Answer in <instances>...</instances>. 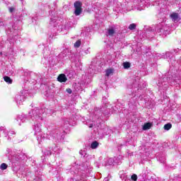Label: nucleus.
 I'll use <instances>...</instances> for the list:
<instances>
[{
    "label": "nucleus",
    "mask_w": 181,
    "mask_h": 181,
    "mask_svg": "<svg viewBox=\"0 0 181 181\" xmlns=\"http://www.w3.org/2000/svg\"><path fill=\"white\" fill-rule=\"evenodd\" d=\"M74 47L76 48H78L80 47V46H81V40H78L75 43H74Z\"/></svg>",
    "instance_id": "nucleus-22"
},
{
    "label": "nucleus",
    "mask_w": 181,
    "mask_h": 181,
    "mask_svg": "<svg viewBox=\"0 0 181 181\" xmlns=\"http://www.w3.org/2000/svg\"><path fill=\"white\" fill-rule=\"evenodd\" d=\"M5 132V127H0V135L1 134H4Z\"/></svg>",
    "instance_id": "nucleus-34"
},
{
    "label": "nucleus",
    "mask_w": 181,
    "mask_h": 181,
    "mask_svg": "<svg viewBox=\"0 0 181 181\" xmlns=\"http://www.w3.org/2000/svg\"><path fill=\"white\" fill-rule=\"evenodd\" d=\"M131 179L132 180L136 181L138 179V175H136V174H134L132 175Z\"/></svg>",
    "instance_id": "nucleus-30"
},
{
    "label": "nucleus",
    "mask_w": 181,
    "mask_h": 181,
    "mask_svg": "<svg viewBox=\"0 0 181 181\" xmlns=\"http://www.w3.org/2000/svg\"><path fill=\"white\" fill-rule=\"evenodd\" d=\"M179 48L171 50L170 52H167L165 54H163V59H167L168 62H172V60H175L173 57H175V54L179 53Z\"/></svg>",
    "instance_id": "nucleus-4"
},
{
    "label": "nucleus",
    "mask_w": 181,
    "mask_h": 181,
    "mask_svg": "<svg viewBox=\"0 0 181 181\" xmlns=\"http://www.w3.org/2000/svg\"><path fill=\"white\" fill-rule=\"evenodd\" d=\"M136 24L135 23H132L129 25V29L130 30H134V29H136Z\"/></svg>",
    "instance_id": "nucleus-27"
},
{
    "label": "nucleus",
    "mask_w": 181,
    "mask_h": 181,
    "mask_svg": "<svg viewBox=\"0 0 181 181\" xmlns=\"http://www.w3.org/2000/svg\"><path fill=\"white\" fill-rule=\"evenodd\" d=\"M4 81H6V83H8V84H12V79L11 78V77L4 76Z\"/></svg>",
    "instance_id": "nucleus-19"
},
{
    "label": "nucleus",
    "mask_w": 181,
    "mask_h": 181,
    "mask_svg": "<svg viewBox=\"0 0 181 181\" xmlns=\"http://www.w3.org/2000/svg\"><path fill=\"white\" fill-rule=\"evenodd\" d=\"M170 18H171L173 22H179V21H180V16H179V13H171Z\"/></svg>",
    "instance_id": "nucleus-8"
},
{
    "label": "nucleus",
    "mask_w": 181,
    "mask_h": 181,
    "mask_svg": "<svg viewBox=\"0 0 181 181\" xmlns=\"http://www.w3.org/2000/svg\"><path fill=\"white\" fill-rule=\"evenodd\" d=\"M51 151L52 152H54L56 153H59L60 152V149H59V148H57V146H56L55 144L51 147Z\"/></svg>",
    "instance_id": "nucleus-16"
},
{
    "label": "nucleus",
    "mask_w": 181,
    "mask_h": 181,
    "mask_svg": "<svg viewBox=\"0 0 181 181\" xmlns=\"http://www.w3.org/2000/svg\"><path fill=\"white\" fill-rule=\"evenodd\" d=\"M8 11L11 13H12L13 12H15V7H9Z\"/></svg>",
    "instance_id": "nucleus-33"
},
{
    "label": "nucleus",
    "mask_w": 181,
    "mask_h": 181,
    "mask_svg": "<svg viewBox=\"0 0 181 181\" xmlns=\"http://www.w3.org/2000/svg\"><path fill=\"white\" fill-rule=\"evenodd\" d=\"M66 92H68L69 94H71V93H72L71 89H70V88H67Z\"/></svg>",
    "instance_id": "nucleus-36"
},
{
    "label": "nucleus",
    "mask_w": 181,
    "mask_h": 181,
    "mask_svg": "<svg viewBox=\"0 0 181 181\" xmlns=\"http://www.w3.org/2000/svg\"><path fill=\"white\" fill-rule=\"evenodd\" d=\"M64 122H65L66 125H73V122H71V119H66L64 120Z\"/></svg>",
    "instance_id": "nucleus-28"
},
{
    "label": "nucleus",
    "mask_w": 181,
    "mask_h": 181,
    "mask_svg": "<svg viewBox=\"0 0 181 181\" xmlns=\"http://www.w3.org/2000/svg\"><path fill=\"white\" fill-rule=\"evenodd\" d=\"M6 136V135L8 136L9 138H11V136H12V135H15L16 132L13 130H11L9 132H8L6 130V129L5 128V132L3 133Z\"/></svg>",
    "instance_id": "nucleus-13"
},
{
    "label": "nucleus",
    "mask_w": 181,
    "mask_h": 181,
    "mask_svg": "<svg viewBox=\"0 0 181 181\" xmlns=\"http://www.w3.org/2000/svg\"><path fill=\"white\" fill-rule=\"evenodd\" d=\"M114 73V70L112 69H107L106 70V76L107 77H110V76H112V74Z\"/></svg>",
    "instance_id": "nucleus-23"
},
{
    "label": "nucleus",
    "mask_w": 181,
    "mask_h": 181,
    "mask_svg": "<svg viewBox=\"0 0 181 181\" xmlns=\"http://www.w3.org/2000/svg\"><path fill=\"white\" fill-rule=\"evenodd\" d=\"M86 125H88L90 128H93V127H94V122L88 120V122H86Z\"/></svg>",
    "instance_id": "nucleus-29"
},
{
    "label": "nucleus",
    "mask_w": 181,
    "mask_h": 181,
    "mask_svg": "<svg viewBox=\"0 0 181 181\" xmlns=\"http://www.w3.org/2000/svg\"><path fill=\"white\" fill-rule=\"evenodd\" d=\"M53 152L52 151V147H48L44 151V155L45 156H50Z\"/></svg>",
    "instance_id": "nucleus-12"
},
{
    "label": "nucleus",
    "mask_w": 181,
    "mask_h": 181,
    "mask_svg": "<svg viewBox=\"0 0 181 181\" xmlns=\"http://www.w3.org/2000/svg\"><path fill=\"white\" fill-rule=\"evenodd\" d=\"M115 35V29L110 28L106 33V36H114Z\"/></svg>",
    "instance_id": "nucleus-11"
},
{
    "label": "nucleus",
    "mask_w": 181,
    "mask_h": 181,
    "mask_svg": "<svg viewBox=\"0 0 181 181\" xmlns=\"http://www.w3.org/2000/svg\"><path fill=\"white\" fill-rule=\"evenodd\" d=\"M123 67L124 69H129V67H131V64L129 62H124Z\"/></svg>",
    "instance_id": "nucleus-25"
},
{
    "label": "nucleus",
    "mask_w": 181,
    "mask_h": 181,
    "mask_svg": "<svg viewBox=\"0 0 181 181\" xmlns=\"http://www.w3.org/2000/svg\"><path fill=\"white\" fill-rule=\"evenodd\" d=\"M91 48L88 47L87 49L84 51L85 54H90Z\"/></svg>",
    "instance_id": "nucleus-32"
},
{
    "label": "nucleus",
    "mask_w": 181,
    "mask_h": 181,
    "mask_svg": "<svg viewBox=\"0 0 181 181\" xmlns=\"http://www.w3.org/2000/svg\"><path fill=\"white\" fill-rule=\"evenodd\" d=\"M61 28H62V29L63 30V26H62V25H61Z\"/></svg>",
    "instance_id": "nucleus-40"
},
{
    "label": "nucleus",
    "mask_w": 181,
    "mask_h": 181,
    "mask_svg": "<svg viewBox=\"0 0 181 181\" xmlns=\"http://www.w3.org/2000/svg\"><path fill=\"white\" fill-rule=\"evenodd\" d=\"M0 168L1 169V170H5L6 169L8 168V165H6V163H3L1 166Z\"/></svg>",
    "instance_id": "nucleus-26"
},
{
    "label": "nucleus",
    "mask_w": 181,
    "mask_h": 181,
    "mask_svg": "<svg viewBox=\"0 0 181 181\" xmlns=\"http://www.w3.org/2000/svg\"><path fill=\"white\" fill-rule=\"evenodd\" d=\"M50 139V137H48Z\"/></svg>",
    "instance_id": "nucleus-42"
},
{
    "label": "nucleus",
    "mask_w": 181,
    "mask_h": 181,
    "mask_svg": "<svg viewBox=\"0 0 181 181\" xmlns=\"http://www.w3.org/2000/svg\"><path fill=\"white\" fill-rule=\"evenodd\" d=\"M158 86L159 90H166V88H168V84H166V83H160L158 82Z\"/></svg>",
    "instance_id": "nucleus-14"
},
{
    "label": "nucleus",
    "mask_w": 181,
    "mask_h": 181,
    "mask_svg": "<svg viewBox=\"0 0 181 181\" xmlns=\"http://www.w3.org/2000/svg\"><path fill=\"white\" fill-rule=\"evenodd\" d=\"M81 13V8H75L74 14L76 16H78Z\"/></svg>",
    "instance_id": "nucleus-24"
},
{
    "label": "nucleus",
    "mask_w": 181,
    "mask_h": 181,
    "mask_svg": "<svg viewBox=\"0 0 181 181\" xmlns=\"http://www.w3.org/2000/svg\"><path fill=\"white\" fill-rule=\"evenodd\" d=\"M109 180H110L108 179V177H105L103 181H109Z\"/></svg>",
    "instance_id": "nucleus-38"
},
{
    "label": "nucleus",
    "mask_w": 181,
    "mask_h": 181,
    "mask_svg": "<svg viewBox=\"0 0 181 181\" xmlns=\"http://www.w3.org/2000/svg\"><path fill=\"white\" fill-rule=\"evenodd\" d=\"M90 148L92 149H96V148H98V143L97 141H93L90 144Z\"/></svg>",
    "instance_id": "nucleus-20"
},
{
    "label": "nucleus",
    "mask_w": 181,
    "mask_h": 181,
    "mask_svg": "<svg viewBox=\"0 0 181 181\" xmlns=\"http://www.w3.org/2000/svg\"><path fill=\"white\" fill-rule=\"evenodd\" d=\"M23 101H25V92L22 90L20 93L16 95V103L18 105H21Z\"/></svg>",
    "instance_id": "nucleus-5"
},
{
    "label": "nucleus",
    "mask_w": 181,
    "mask_h": 181,
    "mask_svg": "<svg viewBox=\"0 0 181 181\" xmlns=\"http://www.w3.org/2000/svg\"><path fill=\"white\" fill-rule=\"evenodd\" d=\"M75 9H81V2L76 1L74 4Z\"/></svg>",
    "instance_id": "nucleus-18"
},
{
    "label": "nucleus",
    "mask_w": 181,
    "mask_h": 181,
    "mask_svg": "<svg viewBox=\"0 0 181 181\" xmlns=\"http://www.w3.org/2000/svg\"><path fill=\"white\" fill-rule=\"evenodd\" d=\"M171 128H172V124L170 123H168L164 125V129L165 131H169V129H170Z\"/></svg>",
    "instance_id": "nucleus-21"
},
{
    "label": "nucleus",
    "mask_w": 181,
    "mask_h": 181,
    "mask_svg": "<svg viewBox=\"0 0 181 181\" xmlns=\"http://www.w3.org/2000/svg\"><path fill=\"white\" fill-rule=\"evenodd\" d=\"M10 160L11 162V163H19V162H21V160H22V159L21 158V156L18 154H14L13 155L11 158Z\"/></svg>",
    "instance_id": "nucleus-6"
},
{
    "label": "nucleus",
    "mask_w": 181,
    "mask_h": 181,
    "mask_svg": "<svg viewBox=\"0 0 181 181\" xmlns=\"http://www.w3.org/2000/svg\"><path fill=\"white\" fill-rule=\"evenodd\" d=\"M156 30L160 35L167 36V35H169V33L170 32V28L168 25L163 23L157 26Z\"/></svg>",
    "instance_id": "nucleus-3"
},
{
    "label": "nucleus",
    "mask_w": 181,
    "mask_h": 181,
    "mask_svg": "<svg viewBox=\"0 0 181 181\" xmlns=\"http://www.w3.org/2000/svg\"><path fill=\"white\" fill-rule=\"evenodd\" d=\"M54 138H57V134H54L51 136V139H54Z\"/></svg>",
    "instance_id": "nucleus-37"
},
{
    "label": "nucleus",
    "mask_w": 181,
    "mask_h": 181,
    "mask_svg": "<svg viewBox=\"0 0 181 181\" xmlns=\"http://www.w3.org/2000/svg\"><path fill=\"white\" fill-rule=\"evenodd\" d=\"M81 152H82V151H80V153H81Z\"/></svg>",
    "instance_id": "nucleus-41"
},
{
    "label": "nucleus",
    "mask_w": 181,
    "mask_h": 181,
    "mask_svg": "<svg viewBox=\"0 0 181 181\" xmlns=\"http://www.w3.org/2000/svg\"><path fill=\"white\" fill-rule=\"evenodd\" d=\"M152 127V124L151 123H146L143 126L144 131H146L147 129H151V127Z\"/></svg>",
    "instance_id": "nucleus-15"
},
{
    "label": "nucleus",
    "mask_w": 181,
    "mask_h": 181,
    "mask_svg": "<svg viewBox=\"0 0 181 181\" xmlns=\"http://www.w3.org/2000/svg\"><path fill=\"white\" fill-rule=\"evenodd\" d=\"M171 84H175V81H173V83L171 82Z\"/></svg>",
    "instance_id": "nucleus-39"
},
{
    "label": "nucleus",
    "mask_w": 181,
    "mask_h": 181,
    "mask_svg": "<svg viewBox=\"0 0 181 181\" xmlns=\"http://www.w3.org/2000/svg\"><path fill=\"white\" fill-rule=\"evenodd\" d=\"M113 159L115 160V162H119H119H120V158H119L115 157Z\"/></svg>",
    "instance_id": "nucleus-35"
},
{
    "label": "nucleus",
    "mask_w": 181,
    "mask_h": 181,
    "mask_svg": "<svg viewBox=\"0 0 181 181\" xmlns=\"http://www.w3.org/2000/svg\"><path fill=\"white\" fill-rule=\"evenodd\" d=\"M26 119H28V117H26V115H18L17 117V121L19 125H21V122H26Z\"/></svg>",
    "instance_id": "nucleus-9"
},
{
    "label": "nucleus",
    "mask_w": 181,
    "mask_h": 181,
    "mask_svg": "<svg viewBox=\"0 0 181 181\" xmlns=\"http://www.w3.org/2000/svg\"><path fill=\"white\" fill-rule=\"evenodd\" d=\"M158 160L160 162V163H165V157H163V158H158Z\"/></svg>",
    "instance_id": "nucleus-31"
},
{
    "label": "nucleus",
    "mask_w": 181,
    "mask_h": 181,
    "mask_svg": "<svg viewBox=\"0 0 181 181\" xmlns=\"http://www.w3.org/2000/svg\"><path fill=\"white\" fill-rule=\"evenodd\" d=\"M46 111L49 110V109L35 107L29 112L32 121H34L33 131L35 132V135H37V141H42V139L46 138V134H42V124L40 123V121H43V115Z\"/></svg>",
    "instance_id": "nucleus-1"
},
{
    "label": "nucleus",
    "mask_w": 181,
    "mask_h": 181,
    "mask_svg": "<svg viewBox=\"0 0 181 181\" xmlns=\"http://www.w3.org/2000/svg\"><path fill=\"white\" fill-rule=\"evenodd\" d=\"M58 81L59 83H66L67 81V77L64 74H60L57 78Z\"/></svg>",
    "instance_id": "nucleus-10"
},
{
    "label": "nucleus",
    "mask_w": 181,
    "mask_h": 181,
    "mask_svg": "<svg viewBox=\"0 0 181 181\" xmlns=\"http://www.w3.org/2000/svg\"><path fill=\"white\" fill-rule=\"evenodd\" d=\"M115 163H116V165H119V162L115 161L114 158H108L107 160H105V165L112 166V165H114Z\"/></svg>",
    "instance_id": "nucleus-7"
},
{
    "label": "nucleus",
    "mask_w": 181,
    "mask_h": 181,
    "mask_svg": "<svg viewBox=\"0 0 181 181\" xmlns=\"http://www.w3.org/2000/svg\"><path fill=\"white\" fill-rule=\"evenodd\" d=\"M145 9V1L144 0H131L127 1V11H144Z\"/></svg>",
    "instance_id": "nucleus-2"
},
{
    "label": "nucleus",
    "mask_w": 181,
    "mask_h": 181,
    "mask_svg": "<svg viewBox=\"0 0 181 181\" xmlns=\"http://www.w3.org/2000/svg\"><path fill=\"white\" fill-rule=\"evenodd\" d=\"M57 21V17L51 18L49 21L50 25H52V26H56Z\"/></svg>",
    "instance_id": "nucleus-17"
}]
</instances>
